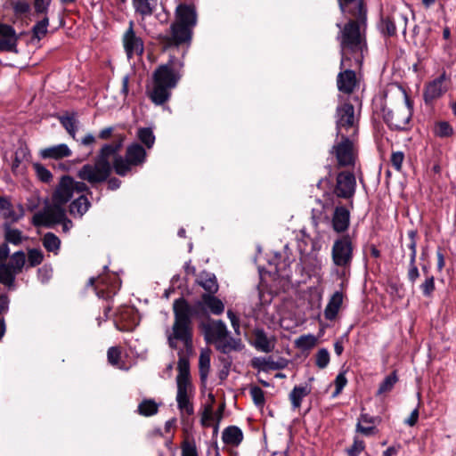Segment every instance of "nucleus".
Returning a JSON list of instances; mask_svg holds the SVG:
<instances>
[{
  "label": "nucleus",
  "mask_w": 456,
  "mask_h": 456,
  "mask_svg": "<svg viewBox=\"0 0 456 456\" xmlns=\"http://www.w3.org/2000/svg\"><path fill=\"white\" fill-rule=\"evenodd\" d=\"M411 106L404 95L394 100L385 97L382 108V118L387 126L393 131H407L411 119Z\"/></svg>",
  "instance_id": "39448f33"
},
{
  "label": "nucleus",
  "mask_w": 456,
  "mask_h": 456,
  "mask_svg": "<svg viewBox=\"0 0 456 456\" xmlns=\"http://www.w3.org/2000/svg\"><path fill=\"white\" fill-rule=\"evenodd\" d=\"M341 12L345 16H355L367 13L363 0H337Z\"/></svg>",
  "instance_id": "5701e85b"
},
{
  "label": "nucleus",
  "mask_w": 456,
  "mask_h": 456,
  "mask_svg": "<svg viewBox=\"0 0 456 456\" xmlns=\"http://www.w3.org/2000/svg\"><path fill=\"white\" fill-rule=\"evenodd\" d=\"M356 188V180L353 173L340 172L337 175L334 194L341 199L350 200L354 197Z\"/></svg>",
  "instance_id": "ddd939ff"
},
{
  "label": "nucleus",
  "mask_w": 456,
  "mask_h": 456,
  "mask_svg": "<svg viewBox=\"0 0 456 456\" xmlns=\"http://www.w3.org/2000/svg\"><path fill=\"white\" fill-rule=\"evenodd\" d=\"M66 211L63 204H55L48 207L44 212L34 216V223L37 225L52 226L64 221Z\"/></svg>",
  "instance_id": "4468645a"
},
{
  "label": "nucleus",
  "mask_w": 456,
  "mask_h": 456,
  "mask_svg": "<svg viewBox=\"0 0 456 456\" xmlns=\"http://www.w3.org/2000/svg\"><path fill=\"white\" fill-rule=\"evenodd\" d=\"M337 136L356 135L358 133V118L354 107L349 102H344L336 110Z\"/></svg>",
  "instance_id": "6e6552de"
},
{
  "label": "nucleus",
  "mask_w": 456,
  "mask_h": 456,
  "mask_svg": "<svg viewBox=\"0 0 456 456\" xmlns=\"http://www.w3.org/2000/svg\"><path fill=\"white\" fill-rule=\"evenodd\" d=\"M364 442L355 438L353 445L347 449L348 456H358L364 450Z\"/></svg>",
  "instance_id": "052dcab7"
},
{
  "label": "nucleus",
  "mask_w": 456,
  "mask_h": 456,
  "mask_svg": "<svg viewBox=\"0 0 456 456\" xmlns=\"http://www.w3.org/2000/svg\"><path fill=\"white\" fill-rule=\"evenodd\" d=\"M123 45L128 59L134 55H142L144 52L142 39L136 36L134 30V22H129V27L123 36Z\"/></svg>",
  "instance_id": "2eb2a0df"
},
{
  "label": "nucleus",
  "mask_w": 456,
  "mask_h": 456,
  "mask_svg": "<svg viewBox=\"0 0 456 456\" xmlns=\"http://www.w3.org/2000/svg\"><path fill=\"white\" fill-rule=\"evenodd\" d=\"M159 0H132L133 7L136 13L142 17L151 16L157 5Z\"/></svg>",
  "instance_id": "2f4dec72"
},
{
  "label": "nucleus",
  "mask_w": 456,
  "mask_h": 456,
  "mask_svg": "<svg viewBox=\"0 0 456 456\" xmlns=\"http://www.w3.org/2000/svg\"><path fill=\"white\" fill-rule=\"evenodd\" d=\"M434 133L441 138L451 137L453 134V128L447 121H440L435 125Z\"/></svg>",
  "instance_id": "a18cd8bd"
},
{
  "label": "nucleus",
  "mask_w": 456,
  "mask_h": 456,
  "mask_svg": "<svg viewBox=\"0 0 456 456\" xmlns=\"http://www.w3.org/2000/svg\"><path fill=\"white\" fill-rule=\"evenodd\" d=\"M183 61L172 58L155 69L151 86L147 89L148 96L154 104L162 105L169 100L171 90L183 76Z\"/></svg>",
  "instance_id": "7ed1b4c3"
},
{
  "label": "nucleus",
  "mask_w": 456,
  "mask_h": 456,
  "mask_svg": "<svg viewBox=\"0 0 456 456\" xmlns=\"http://www.w3.org/2000/svg\"><path fill=\"white\" fill-rule=\"evenodd\" d=\"M0 51L13 52L16 50L18 37L15 29L0 22Z\"/></svg>",
  "instance_id": "aec40b11"
},
{
  "label": "nucleus",
  "mask_w": 456,
  "mask_h": 456,
  "mask_svg": "<svg viewBox=\"0 0 456 456\" xmlns=\"http://www.w3.org/2000/svg\"><path fill=\"white\" fill-rule=\"evenodd\" d=\"M201 299V302H199L198 305H203L213 314L216 315L223 314L224 310V305L219 298L215 297L214 294H203Z\"/></svg>",
  "instance_id": "cd10ccee"
},
{
  "label": "nucleus",
  "mask_w": 456,
  "mask_h": 456,
  "mask_svg": "<svg viewBox=\"0 0 456 456\" xmlns=\"http://www.w3.org/2000/svg\"><path fill=\"white\" fill-rule=\"evenodd\" d=\"M2 263L9 266L11 270L19 274L22 272V269L26 264V255L21 250L16 251L11 256L9 262Z\"/></svg>",
  "instance_id": "f704fd0d"
},
{
  "label": "nucleus",
  "mask_w": 456,
  "mask_h": 456,
  "mask_svg": "<svg viewBox=\"0 0 456 456\" xmlns=\"http://www.w3.org/2000/svg\"><path fill=\"white\" fill-rule=\"evenodd\" d=\"M403 159L404 154L403 151H395L391 154L390 162L396 171H400L402 169Z\"/></svg>",
  "instance_id": "bf43d9fd"
},
{
  "label": "nucleus",
  "mask_w": 456,
  "mask_h": 456,
  "mask_svg": "<svg viewBox=\"0 0 456 456\" xmlns=\"http://www.w3.org/2000/svg\"><path fill=\"white\" fill-rule=\"evenodd\" d=\"M111 170L95 160L94 164H86L77 171V177L91 184L100 183L108 179Z\"/></svg>",
  "instance_id": "9b49d317"
},
{
  "label": "nucleus",
  "mask_w": 456,
  "mask_h": 456,
  "mask_svg": "<svg viewBox=\"0 0 456 456\" xmlns=\"http://www.w3.org/2000/svg\"><path fill=\"white\" fill-rule=\"evenodd\" d=\"M174 323L167 331V344L177 350L176 398L192 397L193 387L190 377V357L193 354L192 309L183 297L173 303Z\"/></svg>",
  "instance_id": "f257e3e1"
},
{
  "label": "nucleus",
  "mask_w": 456,
  "mask_h": 456,
  "mask_svg": "<svg viewBox=\"0 0 456 456\" xmlns=\"http://www.w3.org/2000/svg\"><path fill=\"white\" fill-rule=\"evenodd\" d=\"M121 357V350L118 346H111L108 349L107 358L110 364L117 366Z\"/></svg>",
  "instance_id": "5fc2aeb1"
},
{
  "label": "nucleus",
  "mask_w": 456,
  "mask_h": 456,
  "mask_svg": "<svg viewBox=\"0 0 456 456\" xmlns=\"http://www.w3.org/2000/svg\"><path fill=\"white\" fill-rule=\"evenodd\" d=\"M49 18L44 16L32 28L33 38L41 40L48 32Z\"/></svg>",
  "instance_id": "79ce46f5"
},
{
  "label": "nucleus",
  "mask_w": 456,
  "mask_h": 456,
  "mask_svg": "<svg viewBox=\"0 0 456 456\" xmlns=\"http://www.w3.org/2000/svg\"><path fill=\"white\" fill-rule=\"evenodd\" d=\"M181 416H191L194 413V407L191 397L175 398Z\"/></svg>",
  "instance_id": "37998d69"
},
{
  "label": "nucleus",
  "mask_w": 456,
  "mask_h": 456,
  "mask_svg": "<svg viewBox=\"0 0 456 456\" xmlns=\"http://www.w3.org/2000/svg\"><path fill=\"white\" fill-rule=\"evenodd\" d=\"M348 21L344 25L339 23L337 27L339 31L337 36V40L340 46V68L346 66V62L354 61L356 67H361L364 53L367 52L366 41V21L367 13L355 16H347Z\"/></svg>",
  "instance_id": "f03ea898"
},
{
  "label": "nucleus",
  "mask_w": 456,
  "mask_h": 456,
  "mask_svg": "<svg viewBox=\"0 0 456 456\" xmlns=\"http://www.w3.org/2000/svg\"><path fill=\"white\" fill-rule=\"evenodd\" d=\"M197 24V12L194 5L180 4L175 9V20L170 26V31L159 36L164 48L189 45L192 29Z\"/></svg>",
  "instance_id": "20e7f679"
},
{
  "label": "nucleus",
  "mask_w": 456,
  "mask_h": 456,
  "mask_svg": "<svg viewBox=\"0 0 456 456\" xmlns=\"http://www.w3.org/2000/svg\"><path fill=\"white\" fill-rule=\"evenodd\" d=\"M42 243L45 248L57 255L61 246L60 239L53 232H47L42 238Z\"/></svg>",
  "instance_id": "a19ab883"
},
{
  "label": "nucleus",
  "mask_w": 456,
  "mask_h": 456,
  "mask_svg": "<svg viewBox=\"0 0 456 456\" xmlns=\"http://www.w3.org/2000/svg\"><path fill=\"white\" fill-rule=\"evenodd\" d=\"M198 283L207 291L206 294H215L218 290L217 281L214 274L201 273Z\"/></svg>",
  "instance_id": "c9c22d12"
},
{
  "label": "nucleus",
  "mask_w": 456,
  "mask_h": 456,
  "mask_svg": "<svg viewBox=\"0 0 456 456\" xmlns=\"http://www.w3.org/2000/svg\"><path fill=\"white\" fill-rule=\"evenodd\" d=\"M182 456H199L196 445L194 443L184 441L181 446Z\"/></svg>",
  "instance_id": "4d7b16f0"
},
{
  "label": "nucleus",
  "mask_w": 456,
  "mask_h": 456,
  "mask_svg": "<svg viewBox=\"0 0 456 456\" xmlns=\"http://www.w3.org/2000/svg\"><path fill=\"white\" fill-rule=\"evenodd\" d=\"M350 224V212L343 206L336 207L332 216V227L337 232H346Z\"/></svg>",
  "instance_id": "4be33fe9"
},
{
  "label": "nucleus",
  "mask_w": 456,
  "mask_h": 456,
  "mask_svg": "<svg viewBox=\"0 0 456 456\" xmlns=\"http://www.w3.org/2000/svg\"><path fill=\"white\" fill-rule=\"evenodd\" d=\"M222 439L225 444L238 446L243 440V433L238 427L231 426L224 430Z\"/></svg>",
  "instance_id": "7c9ffc66"
},
{
  "label": "nucleus",
  "mask_w": 456,
  "mask_h": 456,
  "mask_svg": "<svg viewBox=\"0 0 456 456\" xmlns=\"http://www.w3.org/2000/svg\"><path fill=\"white\" fill-rule=\"evenodd\" d=\"M33 169L35 170L37 178L41 182L45 183H49L52 182V180H53L52 173L42 164L34 163Z\"/></svg>",
  "instance_id": "de8ad7c7"
},
{
  "label": "nucleus",
  "mask_w": 456,
  "mask_h": 456,
  "mask_svg": "<svg viewBox=\"0 0 456 456\" xmlns=\"http://www.w3.org/2000/svg\"><path fill=\"white\" fill-rule=\"evenodd\" d=\"M381 421L379 417H373L367 413H362L356 425V430L364 436H371L376 433V424Z\"/></svg>",
  "instance_id": "393cba45"
},
{
  "label": "nucleus",
  "mask_w": 456,
  "mask_h": 456,
  "mask_svg": "<svg viewBox=\"0 0 456 456\" xmlns=\"http://www.w3.org/2000/svg\"><path fill=\"white\" fill-rule=\"evenodd\" d=\"M30 9L29 4L27 1H16L13 3V10L17 14H24Z\"/></svg>",
  "instance_id": "e2e57ef3"
},
{
  "label": "nucleus",
  "mask_w": 456,
  "mask_h": 456,
  "mask_svg": "<svg viewBox=\"0 0 456 456\" xmlns=\"http://www.w3.org/2000/svg\"><path fill=\"white\" fill-rule=\"evenodd\" d=\"M311 393V387L305 386H296L289 393V400L293 409H298L301 406L302 400Z\"/></svg>",
  "instance_id": "473e14b6"
},
{
  "label": "nucleus",
  "mask_w": 456,
  "mask_h": 456,
  "mask_svg": "<svg viewBox=\"0 0 456 456\" xmlns=\"http://www.w3.org/2000/svg\"><path fill=\"white\" fill-rule=\"evenodd\" d=\"M316 365L320 369H324L330 362V354L329 351L325 348L320 349L316 354Z\"/></svg>",
  "instance_id": "864d4df0"
},
{
  "label": "nucleus",
  "mask_w": 456,
  "mask_h": 456,
  "mask_svg": "<svg viewBox=\"0 0 456 456\" xmlns=\"http://www.w3.org/2000/svg\"><path fill=\"white\" fill-rule=\"evenodd\" d=\"M448 79L445 71H444L438 77L427 84L424 90V100L426 103H431L445 94L448 89L446 85Z\"/></svg>",
  "instance_id": "f3484780"
},
{
  "label": "nucleus",
  "mask_w": 456,
  "mask_h": 456,
  "mask_svg": "<svg viewBox=\"0 0 456 456\" xmlns=\"http://www.w3.org/2000/svg\"><path fill=\"white\" fill-rule=\"evenodd\" d=\"M39 154L42 159H52L58 160L70 157L72 155V151L66 143H60L42 149Z\"/></svg>",
  "instance_id": "b1692460"
},
{
  "label": "nucleus",
  "mask_w": 456,
  "mask_h": 456,
  "mask_svg": "<svg viewBox=\"0 0 456 456\" xmlns=\"http://www.w3.org/2000/svg\"><path fill=\"white\" fill-rule=\"evenodd\" d=\"M137 136L140 141L146 145L147 148H151L155 142V136L153 132L149 127H142L138 130Z\"/></svg>",
  "instance_id": "49530a36"
},
{
  "label": "nucleus",
  "mask_w": 456,
  "mask_h": 456,
  "mask_svg": "<svg viewBox=\"0 0 456 456\" xmlns=\"http://www.w3.org/2000/svg\"><path fill=\"white\" fill-rule=\"evenodd\" d=\"M10 299L6 294H0V314H4L9 310Z\"/></svg>",
  "instance_id": "69168bd1"
},
{
  "label": "nucleus",
  "mask_w": 456,
  "mask_h": 456,
  "mask_svg": "<svg viewBox=\"0 0 456 456\" xmlns=\"http://www.w3.org/2000/svg\"><path fill=\"white\" fill-rule=\"evenodd\" d=\"M407 277L411 283H414L418 280L419 272L417 265H409Z\"/></svg>",
  "instance_id": "774afa93"
},
{
  "label": "nucleus",
  "mask_w": 456,
  "mask_h": 456,
  "mask_svg": "<svg viewBox=\"0 0 456 456\" xmlns=\"http://www.w3.org/2000/svg\"><path fill=\"white\" fill-rule=\"evenodd\" d=\"M202 331L206 342L214 344L224 354L240 349V340L230 336L225 323L221 320H209L203 323Z\"/></svg>",
  "instance_id": "423d86ee"
},
{
  "label": "nucleus",
  "mask_w": 456,
  "mask_h": 456,
  "mask_svg": "<svg viewBox=\"0 0 456 456\" xmlns=\"http://www.w3.org/2000/svg\"><path fill=\"white\" fill-rule=\"evenodd\" d=\"M91 207V203L86 196L81 195L74 200L69 205V214L73 217L81 218Z\"/></svg>",
  "instance_id": "c756f323"
},
{
  "label": "nucleus",
  "mask_w": 456,
  "mask_h": 456,
  "mask_svg": "<svg viewBox=\"0 0 456 456\" xmlns=\"http://www.w3.org/2000/svg\"><path fill=\"white\" fill-rule=\"evenodd\" d=\"M107 279H112L113 281H116L117 277H100L98 279L92 277L89 279L88 283L89 285L94 286V283L97 281V285L95 287L97 296L99 297H102L109 300L114 295H116L117 291L118 290V286L113 282L108 283Z\"/></svg>",
  "instance_id": "6ab92c4d"
},
{
  "label": "nucleus",
  "mask_w": 456,
  "mask_h": 456,
  "mask_svg": "<svg viewBox=\"0 0 456 456\" xmlns=\"http://www.w3.org/2000/svg\"><path fill=\"white\" fill-rule=\"evenodd\" d=\"M73 178L69 175L61 176L58 185L53 193V202L55 204H66L73 196Z\"/></svg>",
  "instance_id": "a211bd4d"
},
{
  "label": "nucleus",
  "mask_w": 456,
  "mask_h": 456,
  "mask_svg": "<svg viewBox=\"0 0 456 456\" xmlns=\"http://www.w3.org/2000/svg\"><path fill=\"white\" fill-rule=\"evenodd\" d=\"M4 237L5 243H11L15 246L21 244L24 239L21 231L12 228L11 224H4Z\"/></svg>",
  "instance_id": "72a5a7b5"
},
{
  "label": "nucleus",
  "mask_w": 456,
  "mask_h": 456,
  "mask_svg": "<svg viewBox=\"0 0 456 456\" xmlns=\"http://www.w3.org/2000/svg\"><path fill=\"white\" fill-rule=\"evenodd\" d=\"M408 237L410 240V242L408 244V248L411 250V252H417V232L414 230H411L408 232Z\"/></svg>",
  "instance_id": "338daca9"
},
{
  "label": "nucleus",
  "mask_w": 456,
  "mask_h": 456,
  "mask_svg": "<svg viewBox=\"0 0 456 456\" xmlns=\"http://www.w3.org/2000/svg\"><path fill=\"white\" fill-rule=\"evenodd\" d=\"M343 302V294L336 291L330 297L324 310V316L327 320L332 321L336 318Z\"/></svg>",
  "instance_id": "c85d7f7f"
},
{
  "label": "nucleus",
  "mask_w": 456,
  "mask_h": 456,
  "mask_svg": "<svg viewBox=\"0 0 456 456\" xmlns=\"http://www.w3.org/2000/svg\"><path fill=\"white\" fill-rule=\"evenodd\" d=\"M354 249L353 239L349 234L336 239L331 248L333 265L343 271L349 270L353 262Z\"/></svg>",
  "instance_id": "1a4fd4ad"
},
{
  "label": "nucleus",
  "mask_w": 456,
  "mask_h": 456,
  "mask_svg": "<svg viewBox=\"0 0 456 456\" xmlns=\"http://www.w3.org/2000/svg\"><path fill=\"white\" fill-rule=\"evenodd\" d=\"M210 370V353L209 351H201L199 358V372L202 383L207 381Z\"/></svg>",
  "instance_id": "58836bf2"
},
{
  "label": "nucleus",
  "mask_w": 456,
  "mask_h": 456,
  "mask_svg": "<svg viewBox=\"0 0 456 456\" xmlns=\"http://www.w3.org/2000/svg\"><path fill=\"white\" fill-rule=\"evenodd\" d=\"M124 138L120 136L119 140L114 143L104 144L97 155L95 160L111 170V164L110 162V157L115 155L119 151L122 147Z\"/></svg>",
  "instance_id": "412c9836"
},
{
  "label": "nucleus",
  "mask_w": 456,
  "mask_h": 456,
  "mask_svg": "<svg viewBox=\"0 0 456 456\" xmlns=\"http://www.w3.org/2000/svg\"><path fill=\"white\" fill-rule=\"evenodd\" d=\"M60 123L66 129L69 134L76 139V133L78 127V120L77 119L75 114L61 116L59 118Z\"/></svg>",
  "instance_id": "ea45409f"
},
{
  "label": "nucleus",
  "mask_w": 456,
  "mask_h": 456,
  "mask_svg": "<svg viewBox=\"0 0 456 456\" xmlns=\"http://www.w3.org/2000/svg\"><path fill=\"white\" fill-rule=\"evenodd\" d=\"M381 30L384 34L391 37L395 35L396 33V27L395 22L390 20L389 18H386L382 20V26Z\"/></svg>",
  "instance_id": "13d9d810"
},
{
  "label": "nucleus",
  "mask_w": 456,
  "mask_h": 456,
  "mask_svg": "<svg viewBox=\"0 0 456 456\" xmlns=\"http://www.w3.org/2000/svg\"><path fill=\"white\" fill-rule=\"evenodd\" d=\"M254 346L264 353H270L274 348V339L267 337L263 330H256L254 332Z\"/></svg>",
  "instance_id": "bb28decb"
},
{
  "label": "nucleus",
  "mask_w": 456,
  "mask_h": 456,
  "mask_svg": "<svg viewBox=\"0 0 456 456\" xmlns=\"http://www.w3.org/2000/svg\"><path fill=\"white\" fill-rule=\"evenodd\" d=\"M352 68L356 67L354 61L346 62V66L341 69L337 76L338 90L345 94H352L360 88L361 77Z\"/></svg>",
  "instance_id": "9d476101"
},
{
  "label": "nucleus",
  "mask_w": 456,
  "mask_h": 456,
  "mask_svg": "<svg viewBox=\"0 0 456 456\" xmlns=\"http://www.w3.org/2000/svg\"><path fill=\"white\" fill-rule=\"evenodd\" d=\"M44 260V255L40 249L32 248L28 252V265L35 267L39 265Z\"/></svg>",
  "instance_id": "09e8293b"
},
{
  "label": "nucleus",
  "mask_w": 456,
  "mask_h": 456,
  "mask_svg": "<svg viewBox=\"0 0 456 456\" xmlns=\"http://www.w3.org/2000/svg\"><path fill=\"white\" fill-rule=\"evenodd\" d=\"M354 135L346 134L340 136L341 142L332 147V153L335 154L339 167L354 165V155L352 138Z\"/></svg>",
  "instance_id": "f8f14e48"
},
{
  "label": "nucleus",
  "mask_w": 456,
  "mask_h": 456,
  "mask_svg": "<svg viewBox=\"0 0 456 456\" xmlns=\"http://www.w3.org/2000/svg\"><path fill=\"white\" fill-rule=\"evenodd\" d=\"M159 404L153 399H143L137 407V413L144 416L151 417L158 413Z\"/></svg>",
  "instance_id": "4c0bfd02"
},
{
  "label": "nucleus",
  "mask_w": 456,
  "mask_h": 456,
  "mask_svg": "<svg viewBox=\"0 0 456 456\" xmlns=\"http://www.w3.org/2000/svg\"><path fill=\"white\" fill-rule=\"evenodd\" d=\"M118 321L123 324L118 327L120 330H132L139 323L137 313L134 308L126 307L118 314Z\"/></svg>",
  "instance_id": "a878e982"
},
{
  "label": "nucleus",
  "mask_w": 456,
  "mask_h": 456,
  "mask_svg": "<svg viewBox=\"0 0 456 456\" xmlns=\"http://www.w3.org/2000/svg\"><path fill=\"white\" fill-rule=\"evenodd\" d=\"M24 216V208L20 204H12L6 197L0 198V218L4 224H12L19 222Z\"/></svg>",
  "instance_id": "dca6fc26"
},
{
  "label": "nucleus",
  "mask_w": 456,
  "mask_h": 456,
  "mask_svg": "<svg viewBox=\"0 0 456 456\" xmlns=\"http://www.w3.org/2000/svg\"><path fill=\"white\" fill-rule=\"evenodd\" d=\"M146 159V151L139 143L127 146L125 157L116 156L113 160V169L120 176H126L134 167L142 166Z\"/></svg>",
  "instance_id": "0eeeda50"
},
{
  "label": "nucleus",
  "mask_w": 456,
  "mask_h": 456,
  "mask_svg": "<svg viewBox=\"0 0 456 456\" xmlns=\"http://www.w3.org/2000/svg\"><path fill=\"white\" fill-rule=\"evenodd\" d=\"M18 274L9 266L0 263V283L10 289L15 288V279Z\"/></svg>",
  "instance_id": "e433bc0d"
},
{
  "label": "nucleus",
  "mask_w": 456,
  "mask_h": 456,
  "mask_svg": "<svg viewBox=\"0 0 456 456\" xmlns=\"http://www.w3.org/2000/svg\"><path fill=\"white\" fill-rule=\"evenodd\" d=\"M316 343V338L314 335H304L297 338V346L303 349L313 347Z\"/></svg>",
  "instance_id": "6e6d98bb"
},
{
  "label": "nucleus",
  "mask_w": 456,
  "mask_h": 456,
  "mask_svg": "<svg viewBox=\"0 0 456 456\" xmlns=\"http://www.w3.org/2000/svg\"><path fill=\"white\" fill-rule=\"evenodd\" d=\"M398 381L395 371L387 376L384 380L380 383L379 387L377 391V395H382L392 390L395 384Z\"/></svg>",
  "instance_id": "c03bdc74"
},
{
  "label": "nucleus",
  "mask_w": 456,
  "mask_h": 456,
  "mask_svg": "<svg viewBox=\"0 0 456 456\" xmlns=\"http://www.w3.org/2000/svg\"><path fill=\"white\" fill-rule=\"evenodd\" d=\"M214 412L211 404L206 405L201 418V423L203 426H208L210 421L213 419Z\"/></svg>",
  "instance_id": "0e129e2a"
},
{
  "label": "nucleus",
  "mask_w": 456,
  "mask_h": 456,
  "mask_svg": "<svg viewBox=\"0 0 456 456\" xmlns=\"http://www.w3.org/2000/svg\"><path fill=\"white\" fill-rule=\"evenodd\" d=\"M52 0H34V11L35 15L39 17L40 15L47 16L49 6Z\"/></svg>",
  "instance_id": "3c124183"
},
{
  "label": "nucleus",
  "mask_w": 456,
  "mask_h": 456,
  "mask_svg": "<svg viewBox=\"0 0 456 456\" xmlns=\"http://www.w3.org/2000/svg\"><path fill=\"white\" fill-rule=\"evenodd\" d=\"M334 383H335L336 389H335L332 396L336 397L341 393V391L343 390V388L345 387V386L347 383V379H346L345 374L339 373L336 377Z\"/></svg>",
  "instance_id": "680f3d73"
},
{
  "label": "nucleus",
  "mask_w": 456,
  "mask_h": 456,
  "mask_svg": "<svg viewBox=\"0 0 456 456\" xmlns=\"http://www.w3.org/2000/svg\"><path fill=\"white\" fill-rule=\"evenodd\" d=\"M435 278L433 275H427L424 281L420 284L422 294L426 297H430L435 291Z\"/></svg>",
  "instance_id": "8fccbe9b"
},
{
  "label": "nucleus",
  "mask_w": 456,
  "mask_h": 456,
  "mask_svg": "<svg viewBox=\"0 0 456 456\" xmlns=\"http://www.w3.org/2000/svg\"><path fill=\"white\" fill-rule=\"evenodd\" d=\"M249 394L256 406H263L265 404V393L262 388L256 386H253L249 389Z\"/></svg>",
  "instance_id": "603ef678"
}]
</instances>
